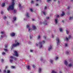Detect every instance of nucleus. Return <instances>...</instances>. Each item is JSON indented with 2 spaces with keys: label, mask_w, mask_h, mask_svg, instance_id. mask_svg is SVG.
<instances>
[{
  "label": "nucleus",
  "mask_w": 73,
  "mask_h": 73,
  "mask_svg": "<svg viewBox=\"0 0 73 73\" xmlns=\"http://www.w3.org/2000/svg\"><path fill=\"white\" fill-rule=\"evenodd\" d=\"M12 5L9 6V7L7 8V10L8 11H9V9H10L11 10H13V9H14V5H15V3H14V1H15V0H12Z\"/></svg>",
  "instance_id": "nucleus-1"
},
{
  "label": "nucleus",
  "mask_w": 73,
  "mask_h": 73,
  "mask_svg": "<svg viewBox=\"0 0 73 73\" xmlns=\"http://www.w3.org/2000/svg\"><path fill=\"white\" fill-rule=\"evenodd\" d=\"M45 41H40L39 42L38 44L36 43V46H38V45L39 48L41 49V48H42V45H43L44 44H45Z\"/></svg>",
  "instance_id": "nucleus-2"
},
{
  "label": "nucleus",
  "mask_w": 73,
  "mask_h": 73,
  "mask_svg": "<svg viewBox=\"0 0 73 73\" xmlns=\"http://www.w3.org/2000/svg\"><path fill=\"white\" fill-rule=\"evenodd\" d=\"M15 44H13L12 46V47L11 48V50L13 49V46L14 47H16L17 46H19L20 45V43L17 41V40H16L15 41Z\"/></svg>",
  "instance_id": "nucleus-3"
},
{
  "label": "nucleus",
  "mask_w": 73,
  "mask_h": 73,
  "mask_svg": "<svg viewBox=\"0 0 73 73\" xmlns=\"http://www.w3.org/2000/svg\"><path fill=\"white\" fill-rule=\"evenodd\" d=\"M27 27L28 28H29V32H32V29L30 27V25H27Z\"/></svg>",
  "instance_id": "nucleus-4"
},
{
  "label": "nucleus",
  "mask_w": 73,
  "mask_h": 73,
  "mask_svg": "<svg viewBox=\"0 0 73 73\" xmlns=\"http://www.w3.org/2000/svg\"><path fill=\"white\" fill-rule=\"evenodd\" d=\"M13 56H10L9 61L11 63H12L13 62Z\"/></svg>",
  "instance_id": "nucleus-5"
},
{
  "label": "nucleus",
  "mask_w": 73,
  "mask_h": 73,
  "mask_svg": "<svg viewBox=\"0 0 73 73\" xmlns=\"http://www.w3.org/2000/svg\"><path fill=\"white\" fill-rule=\"evenodd\" d=\"M56 41L57 45H59V44H60V40L59 39V38H57L56 39Z\"/></svg>",
  "instance_id": "nucleus-6"
},
{
  "label": "nucleus",
  "mask_w": 73,
  "mask_h": 73,
  "mask_svg": "<svg viewBox=\"0 0 73 73\" xmlns=\"http://www.w3.org/2000/svg\"><path fill=\"white\" fill-rule=\"evenodd\" d=\"M13 56H16V57H18L19 54H17V51H15L14 52V54H13Z\"/></svg>",
  "instance_id": "nucleus-7"
},
{
  "label": "nucleus",
  "mask_w": 73,
  "mask_h": 73,
  "mask_svg": "<svg viewBox=\"0 0 73 73\" xmlns=\"http://www.w3.org/2000/svg\"><path fill=\"white\" fill-rule=\"evenodd\" d=\"M54 22L56 24H57L58 23V19L56 18L55 19Z\"/></svg>",
  "instance_id": "nucleus-8"
},
{
  "label": "nucleus",
  "mask_w": 73,
  "mask_h": 73,
  "mask_svg": "<svg viewBox=\"0 0 73 73\" xmlns=\"http://www.w3.org/2000/svg\"><path fill=\"white\" fill-rule=\"evenodd\" d=\"M52 46L50 45V46H49L48 48V49L49 50V51H50L51 50H52Z\"/></svg>",
  "instance_id": "nucleus-9"
},
{
  "label": "nucleus",
  "mask_w": 73,
  "mask_h": 73,
  "mask_svg": "<svg viewBox=\"0 0 73 73\" xmlns=\"http://www.w3.org/2000/svg\"><path fill=\"white\" fill-rule=\"evenodd\" d=\"M15 33H12L10 34V36H11V37L15 36Z\"/></svg>",
  "instance_id": "nucleus-10"
},
{
  "label": "nucleus",
  "mask_w": 73,
  "mask_h": 73,
  "mask_svg": "<svg viewBox=\"0 0 73 73\" xmlns=\"http://www.w3.org/2000/svg\"><path fill=\"white\" fill-rule=\"evenodd\" d=\"M32 28L33 30H35V29H36V27L34 25L32 26Z\"/></svg>",
  "instance_id": "nucleus-11"
},
{
  "label": "nucleus",
  "mask_w": 73,
  "mask_h": 73,
  "mask_svg": "<svg viewBox=\"0 0 73 73\" xmlns=\"http://www.w3.org/2000/svg\"><path fill=\"white\" fill-rule=\"evenodd\" d=\"M70 35H69L68 36V38H67V37H66V41H68V40H69V39H70Z\"/></svg>",
  "instance_id": "nucleus-12"
},
{
  "label": "nucleus",
  "mask_w": 73,
  "mask_h": 73,
  "mask_svg": "<svg viewBox=\"0 0 73 73\" xmlns=\"http://www.w3.org/2000/svg\"><path fill=\"white\" fill-rule=\"evenodd\" d=\"M26 16L28 18L29 17H30V16H29V14L28 13H26Z\"/></svg>",
  "instance_id": "nucleus-13"
},
{
  "label": "nucleus",
  "mask_w": 73,
  "mask_h": 73,
  "mask_svg": "<svg viewBox=\"0 0 73 73\" xmlns=\"http://www.w3.org/2000/svg\"><path fill=\"white\" fill-rule=\"evenodd\" d=\"M26 68L27 69H28V70H30V69H31V68H30V66H27Z\"/></svg>",
  "instance_id": "nucleus-14"
},
{
  "label": "nucleus",
  "mask_w": 73,
  "mask_h": 73,
  "mask_svg": "<svg viewBox=\"0 0 73 73\" xmlns=\"http://www.w3.org/2000/svg\"><path fill=\"white\" fill-rule=\"evenodd\" d=\"M42 13H43L44 15H46L47 14L46 12H45V11H42Z\"/></svg>",
  "instance_id": "nucleus-15"
},
{
  "label": "nucleus",
  "mask_w": 73,
  "mask_h": 73,
  "mask_svg": "<svg viewBox=\"0 0 73 73\" xmlns=\"http://www.w3.org/2000/svg\"><path fill=\"white\" fill-rule=\"evenodd\" d=\"M64 64H65V65H66V66H67V65H68V62H67V61H66L65 60L64 61Z\"/></svg>",
  "instance_id": "nucleus-16"
},
{
  "label": "nucleus",
  "mask_w": 73,
  "mask_h": 73,
  "mask_svg": "<svg viewBox=\"0 0 73 73\" xmlns=\"http://www.w3.org/2000/svg\"><path fill=\"white\" fill-rule=\"evenodd\" d=\"M65 15V13H64V12H62V14L60 15V16H63L64 15Z\"/></svg>",
  "instance_id": "nucleus-17"
},
{
  "label": "nucleus",
  "mask_w": 73,
  "mask_h": 73,
  "mask_svg": "<svg viewBox=\"0 0 73 73\" xmlns=\"http://www.w3.org/2000/svg\"><path fill=\"white\" fill-rule=\"evenodd\" d=\"M43 24L45 25L47 24V22L46 21H45V22H43Z\"/></svg>",
  "instance_id": "nucleus-18"
},
{
  "label": "nucleus",
  "mask_w": 73,
  "mask_h": 73,
  "mask_svg": "<svg viewBox=\"0 0 73 73\" xmlns=\"http://www.w3.org/2000/svg\"><path fill=\"white\" fill-rule=\"evenodd\" d=\"M68 66L69 67H72L73 66V64H70L68 65Z\"/></svg>",
  "instance_id": "nucleus-19"
},
{
  "label": "nucleus",
  "mask_w": 73,
  "mask_h": 73,
  "mask_svg": "<svg viewBox=\"0 0 73 73\" xmlns=\"http://www.w3.org/2000/svg\"><path fill=\"white\" fill-rule=\"evenodd\" d=\"M59 30L60 32H62V27H61V28H60Z\"/></svg>",
  "instance_id": "nucleus-20"
},
{
  "label": "nucleus",
  "mask_w": 73,
  "mask_h": 73,
  "mask_svg": "<svg viewBox=\"0 0 73 73\" xmlns=\"http://www.w3.org/2000/svg\"><path fill=\"white\" fill-rule=\"evenodd\" d=\"M51 73H57L56 72L55 70H52V72H51Z\"/></svg>",
  "instance_id": "nucleus-21"
},
{
  "label": "nucleus",
  "mask_w": 73,
  "mask_h": 73,
  "mask_svg": "<svg viewBox=\"0 0 73 73\" xmlns=\"http://www.w3.org/2000/svg\"><path fill=\"white\" fill-rule=\"evenodd\" d=\"M58 59V57L57 56H56L55 58V60H57Z\"/></svg>",
  "instance_id": "nucleus-22"
},
{
  "label": "nucleus",
  "mask_w": 73,
  "mask_h": 73,
  "mask_svg": "<svg viewBox=\"0 0 73 73\" xmlns=\"http://www.w3.org/2000/svg\"><path fill=\"white\" fill-rule=\"evenodd\" d=\"M37 38L38 40H39V39H40L41 38V36L40 35H38V36Z\"/></svg>",
  "instance_id": "nucleus-23"
},
{
  "label": "nucleus",
  "mask_w": 73,
  "mask_h": 73,
  "mask_svg": "<svg viewBox=\"0 0 73 73\" xmlns=\"http://www.w3.org/2000/svg\"><path fill=\"white\" fill-rule=\"evenodd\" d=\"M72 19H73V17H70L69 20H72Z\"/></svg>",
  "instance_id": "nucleus-24"
},
{
  "label": "nucleus",
  "mask_w": 73,
  "mask_h": 73,
  "mask_svg": "<svg viewBox=\"0 0 73 73\" xmlns=\"http://www.w3.org/2000/svg\"><path fill=\"white\" fill-rule=\"evenodd\" d=\"M1 33L2 35H4L5 34V32H4V31H1Z\"/></svg>",
  "instance_id": "nucleus-25"
},
{
  "label": "nucleus",
  "mask_w": 73,
  "mask_h": 73,
  "mask_svg": "<svg viewBox=\"0 0 73 73\" xmlns=\"http://www.w3.org/2000/svg\"><path fill=\"white\" fill-rule=\"evenodd\" d=\"M41 71V68H39V72H40Z\"/></svg>",
  "instance_id": "nucleus-26"
},
{
  "label": "nucleus",
  "mask_w": 73,
  "mask_h": 73,
  "mask_svg": "<svg viewBox=\"0 0 73 73\" xmlns=\"http://www.w3.org/2000/svg\"><path fill=\"white\" fill-rule=\"evenodd\" d=\"M4 6H5V3H3L2 5V7H4Z\"/></svg>",
  "instance_id": "nucleus-27"
},
{
  "label": "nucleus",
  "mask_w": 73,
  "mask_h": 73,
  "mask_svg": "<svg viewBox=\"0 0 73 73\" xmlns=\"http://www.w3.org/2000/svg\"><path fill=\"white\" fill-rule=\"evenodd\" d=\"M13 19L14 21H15V20H16V18L15 17H14L13 18Z\"/></svg>",
  "instance_id": "nucleus-28"
},
{
  "label": "nucleus",
  "mask_w": 73,
  "mask_h": 73,
  "mask_svg": "<svg viewBox=\"0 0 73 73\" xmlns=\"http://www.w3.org/2000/svg\"><path fill=\"white\" fill-rule=\"evenodd\" d=\"M66 33L68 35V33H69V31H68L67 30H66Z\"/></svg>",
  "instance_id": "nucleus-29"
},
{
  "label": "nucleus",
  "mask_w": 73,
  "mask_h": 73,
  "mask_svg": "<svg viewBox=\"0 0 73 73\" xmlns=\"http://www.w3.org/2000/svg\"><path fill=\"white\" fill-rule=\"evenodd\" d=\"M10 72H11L10 71H9V70H7V73H10Z\"/></svg>",
  "instance_id": "nucleus-30"
},
{
  "label": "nucleus",
  "mask_w": 73,
  "mask_h": 73,
  "mask_svg": "<svg viewBox=\"0 0 73 73\" xmlns=\"http://www.w3.org/2000/svg\"><path fill=\"white\" fill-rule=\"evenodd\" d=\"M2 55H4V54H5V53L3 52L2 53Z\"/></svg>",
  "instance_id": "nucleus-31"
},
{
  "label": "nucleus",
  "mask_w": 73,
  "mask_h": 73,
  "mask_svg": "<svg viewBox=\"0 0 73 73\" xmlns=\"http://www.w3.org/2000/svg\"><path fill=\"white\" fill-rule=\"evenodd\" d=\"M11 68H12V69H13L14 68H15V66H11Z\"/></svg>",
  "instance_id": "nucleus-32"
},
{
  "label": "nucleus",
  "mask_w": 73,
  "mask_h": 73,
  "mask_svg": "<svg viewBox=\"0 0 73 73\" xmlns=\"http://www.w3.org/2000/svg\"><path fill=\"white\" fill-rule=\"evenodd\" d=\"M34 3V2L33 1H31V4H33V3Z\"/></svg>",
  "instance_id": "nucleus-33"
},
{
  "label": "nucleus",
  "mask_w": 73,
  "mask_h": 73,
  "mask_svg": "<svg viewBox=\"0 0 73 73\" xmlns=\"http://www.w3.org/2000/svg\"><path fill=\"white\" fill-rule=\"evenodd\" d=\"M50 62H51V63H52V62H53V60L50 59Z\"/></svg>",
  "instance_id": "nucleus-34"
},
{
  "label": "nucleus",
  "mask_w": 73,
  "mask_h": 73,
  "mask_svg": "<svg viewBox=\"0 0 73 73\" xmlns=\"http://www.w3.org/2000/svg\"><path fill=\"white\" fill-rule=\"evenodd\" d=\"M4 19H7V17L6 16H5L3 18Z\"/></svg>",
  "instance_id": "nucleus-35"
},
{
  "label": "nucleus",
  "mask_w": 73,
  "mask_h": 73,
  "mask_svg": "<svg viewBox=\"0 0 73 73\" xmlns=\"http://www.w3.org/2000/svg\"><path fill=\"white\" fill-rule=\"evenodd\" d=\"M30 10L31 11V12H33V10L32 9H31Z\"/></svg>",
  "instance_id": "nucleus-36"
},
{
  "label": "nucleus",
  "mask_w": 73,
  "mask_h": 73,
  "mask_svg": "<svg viewBox=\"0 0 73 73\" xmlns=\"http://www.w3.org/2000/svg\"><path fill=\"white\" fill-rule=\"evenodd\" d=\"M47 2H49V1H50L51 0H47Z\"/></svg>",
  "instance_id": "nucleus-37"
},
{
  "label": "nucleus",
  "mask_w": 73,
  "mask_h": 73,
  "mask_svg": "<svg viewBox=\"0 0 73 73\" xmlns=\"http://www.w3.org/2000/svg\"><path fill=\"white\" fill-rule=\"evenodd\" d=\"M49 17H46V19H49Z\"/></svg>",
  "instance_id": "nucleus-38"
},
{
  "label": "nucleus",
  "mask_w": 73,
  "mask_h": 73,
  "mask_svg": "<svg viewBox=\"0 0 73 73\" xmlns=\"http://www.w3.org/2000/svg\"><path fill=\"white\" fill-rule=\"evenodd\" d=\"M5 48H7V45H5Z\"/></svg>",
  "instance_id": "nucleus-39"
},
{
  "label": "nucleus",
  "mask_w": 73,
  "mask_h": 73,
  "mask_svg": "<svg viewBox=\"0 0 73 73\" xmlns=\"http://www.w3.org/2000/svg\"><path fill=\"white\" fill-rule=\"evenodd\" d=\"M4 50L5 51V52H7V49H5Z\"/></svg>",
  "instance_id": "nucleus-40"
},
{
  "label": "nucleus",
  "mask_w": 73,
  "mask_h": 73,
  "mask_svg": "<svg viewBox=\"0 0 73 73\" xmlns=\"http://www.w3.org/2000/svg\"><path fill=\"white\" fill-rule=\"evenodd\" d=\"M33 68H35V67H36V66H35V65H33Z\"/></svg>",
  "instance_id": "nucleus-41"
},
{
  "label": "nucleus",
  "mask_w": 73,
  "mask_h": 73,
  "mask_svg": "<svg viewBox=\"0 0 73 73\" xmlns=\"http://www.w3.org/2000/svg\"><path fill=\"white\" fill-rule=\"evenodd\" d=\"M65 46H68V44H67L66 43L65 44Z\"/></svg>",
  "instance_id": "nucleus-42"
},
{
  "label": "nucleus",
  "mask_w": 73,
  "mask_h": 73,
  "mask_svg": "<svg viewBox=\"0 0 73 73\" xmlns=\"http://www.w3.org/2000/svg\"><path fill=\"white\" fill-rule=\"evenodd\" d=\"M3 72L4 73H5L6 72V70H4L3 71Z\"/></svg>",
  "instance_id": "nucleus-43"
},
{
  "label": "nucleus",
  "mask_w": 73,
  "mask_h": 73,
  "mask_svg": "<svg viewBox=\"0 0 73 73\" xmlns=\"http://www.w3.org/2000/svg\"><path fill=\"white\" fill-rule=\"evenodd\" d=\"M59 17V15H57L56 16V17Z\"/></svg>",
  "instance_id": "nucleus-44"
},
{
  "label": "nucleus",
  "mask_w": 73,
  "mask_h": 73,
  "mask_svg": "<svg viewBox=\"0 0 73 73\" xmlns=\"http://www.w3.org/2000/svg\"><path fill=\"white\" fill-rule=\"evenodd\" d=\"M40 60V61H42V60H43V59L42 58H41Z\"/></svg>",
  "instance_id": "nucleus-45"
},
{
  "label": "nucleus",
  "mask_w": 73,
  "mask_h": 73,
  "mask_svg": "<svg viewBox=\"0 0 73 73\" xmlns=\"http://www.w3.org/2000/svg\"><path fill=\"white\" fill-rule=\"evenodd\" d=\"M3 61H4V60H3V59H2L1 60V62H3Z\"/></svg>",
  "instance_id": "nucleus-46"
},
{
  "label": "nucleus",
  "mask_w": 73,
  "mask_h": 73,
  "mask_svg": "<svg viewBox=\"0 0 73 73\" xmlns=\"http://www.w3.org/2000/svg\"><path fill=\"white\" fill-rule=\"evenodd\" d=\"M3 11H1V14H3Z\"/></svg>",
  "instance_id": "nucleus-47"
},
{
  "label": "nucleus",
  "mask_w": 73,
  "mask_h": 73,
  "mask_svg": "<svg viewBox=\"0 0 73 73\" xmlns=\"http://www.w3.org/2000/svg\"><path fill=\"white\" fill-rule=\"evenodd\" d=\"M19 6L20 7H21V4H19Z\"/></svg>",
  "instance_id": "nucleus-48"
},
{
  "label": "nucleus",
  "mask_w": 73,
  "mask_h": 73,
  "mask_svg": "<svg viewBox=\"0 0 73 73\" xmlns=\"http://www.w3.org/2000/svg\"><path fill=\"white\" fill-rule=\"evenodd\" d=\"M32 35L30 36V38H32Z\"/></svg>",
  "instance_id": "nucleus-49"
},
{
  "label": "nucleus",
  "mask_w": 73,
  "mask_h": 73,
  "mask_svg": "<svg viewBox=\"0 0 73 73\" xmlns=\"http://www.w3.org/2000/svg\"><path fill=\"white\" fill-rule=\"evenodd\" d=\"M58 4H60V1H58Z\"/></svg>",
  "instance_id": "nucleus-50"
},
{
  "label": "nucleus",
  "mask_w": 73,
  "mask_h": 73,
  "mask_svg": "<svg viewBox=\"0 0 73 73\" xmlns=\"http://www.w3.org/2000/svg\"><path fill=\"white\" fill-rule=\"evenodd\" d=\"M31 52H33V50H30Z\"/></svg>",
  "instance_id": "nucleus-51"
},
{
  "label": "nucleus",
  "mask_w": 73,
  "mask_h": 73,
  "mask_svg": "<svg viewBox=\"0 0 73 73\" xmlns=\"http://www.w3.org/2000/svg\"><path fill=\"white\" fill-rule=\"evenodd\" d=\"M46 9V7H44V9Z\"/></svg>",
  "instance_id": "nucleus-52"
},
{
  "label": "nucleus",
  "mask_w": 73,
  "mask_h": 73,
  "mask_svg": "<svg viewBox=\"0 0 73 73\" xmlns=\"http://www.w3.org/2000/svg\"><path fill=\"white\" fill-rule=\"evenodd\" d=\"M8 67V66H6L5 67V69H7Z\"/></svg>",
  "instance_id": "nucleus-53"
},
{
  "label": "nucleus",
  "mask_w": 73,
  "mask_h": 73,
  "mask_svg": "<svg viewBox=\"0 0 73 73\" xmlns=\"http://www.w3.org/2000/svg\"><path fill=\"white\" fill-rule=\"evenodd\" d=\"M14 12H16V10H14Z\"/></svg>",
  "instance_id": "nucleus-54"
},
{
  "label": "nucleus",
  "mask_w": 73,
  "mask_h": 73,
  "mask_svg": "<svg viewBox=\"0 0 73 73\" xmlns=\"http://www.w3.org/2000/svg\"><path fill=\"white\" fill-rule=\"evenodd\" d=\"M66 53H67V54H68V53H69V52H66Z\"/></svg>",
  "instance_id": "nucleus-55"
},
{
  "label": "nucleus",
  "mask_w": 73,
  "mask_h": 73,
  "mask_svg": "<svg viewBox=\"0 0 73 73\" xmlns=\"http://www.w3.org/2000/svg\"><path fill=\"white\" fill-rule=\"evenodd\" d=\"M62 72H61V71H60V72H59V73H62Z\"/></svg>",
  "instance_id": "nucleus-56"
},
{
  "label": "nucleus",
  "mask_w": 73,
  "mask_h": 73,
  "mask_svg": "<svg viewBox=\"0 0 73 73\" xmlns=\"http://www.w3.org/2000/svg\"><path fill=\"white\" fill-rule=\"evenodd\" d=\"M36 6H38V4H36Z\"/></svg>",
  "instance_id": "nucleus-57"
},
{
  "label": "nucleus",
  "mask_w": 73,
  "mask_h": 73,
  "mask_svg": "<svg viewBox=\"0 0 73 73\" xmlns=\"http://www.w3.org/2000/svg\"><path fill=\"white\" fill-rule=\"evenodd\" d=\"M44 38H46V37L45 36H44Z\"/></svg>",
  "instance_id": "nucleus-58"
},
{
  "label": "nucleus",
  "mask_w": 73,
  "mask_h": 73,
  "mask_svg": "<svg viewBox=\"0 0 73 73\" xmlns=\"http://www.w3.org/2000/svg\"><path fill=\"white\" fill-rule=\"evenodd\" d=\"M32 20H33V21H34V20H35V19H32Z\"/></svg>",
  "instance_id": "nucleus-59"
},
{
  "label": "nucleus",
  "mask_w": 73,
  "mask_h": 73,
  "mask_svg": "<svg viewBox=\"0 0 73 73\" xmlns=\"http://www.w3.org/2000/svg\"><path fill=\"white\" fill-rule=\"evenodd\" d=\"M14 60H16V58H14Z\"/></svg>",
  "instance_id": "nucleus-60"
},
{
  "label": "nucleus",
  "mask_w": 73,
  "mask_h": 73,
  "mask_svg": "<svg viewBox=\"0 0 73 73\" xmlns=\"http://www.w3.org/2000/svg\"><path fill=\"white\" fill-rule=\"evenodd\" d=\"M52 38H53V35H52Z\"/></svg>",
  "instance_id": "nucleus-61"
},
{
  "label": "nucleus",
  "mask_w": 73,
  "mask_h": 73,
  "mask_svg": "<svg viewBox=\"0 0 73 73\" xmlns=\"http://www.w3.org/2000/svg\"><path fill=\"white\" fill-rule=\"evenodd\" d=\"M40 24H42V23L41 22H40Z\"/></svg>",
  "instance_id": "nucleus-62"
},
{
  "label": "nucleus",
  "mask_w": 73,
  "mask_h": 73,
  "mask_svg": "<svg viewBox=\"0 0 73 73\" xmlns=\"http://www.w3.org/2000/svg\"><path fill=\"white\" fill-rule=\"evenodd\" d=\"M39 0H36V1H38Z\"/></svg>",
  "instance_id": "nucleus-63"
},
{
  "label": "nucleus",
  "mask_w": 73,
  "mask_h": 73,
  "mask_svg": "<svg viewBox=\"0 0 73 73\" xmlns=\"http://www.w3.org/2000/svg\"><path fill=\"white\" fill-rule=\"evenodd\" d=\"M1 37H3V36H1Z\"/></svg>",
  "instance_id": "nucleus-64"
}]
</instances>
